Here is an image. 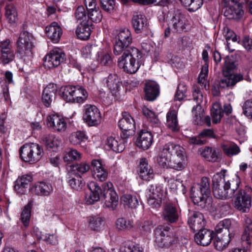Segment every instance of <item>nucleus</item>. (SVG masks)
I'll use <instances>...</instances> for the list:
<instances>
[{
    "label": "nucleus",
    "instance_id": "obj_1",
    "mask_svg": "<svg viewBox=\"0 0 252 252\" xmlns=\"http://www.w3.org/2000/svg\"><path fill=\"white\" fill-rule=\"evenodd\" d=\"M225 172L226 170H221L220 173L214 175L212 179L213 194L217 198L222 200L233 197L240 183L239 177L235 175L236 183L234 186L232 184L233 181L230 183L225 178Z\"/></svg>",
    "mask_w": 252,
    "mask_h": 252
},
{
    "label": "nucleus",
    "instance_id": "obj_2",
    "mask_svg": "<svg viewBox=\"0 0 252 252\" xmlns=\"http://www.w3.org/2000/svg\"><path fill=\"white\" fill-rule=\"evenodd\" d=\"M236 68V64L233 57L226 56L222 69L223 77L219 81V88L232 89L238 82L244 79L243 75L240 73H231Z\"/></svg>",
    "mask_w": 252,
    "mask_h": 252
},
{
    "label": "nucleus",
    "instance_id": "obj_3",
    "mask_svg": "<svg viewBox=\"0 0 252 252\" xmlns=\"http://www.w3.org/2000/svg\"><path fill=\"white\" fill-rule=\"evenodd\" d=\"M121 55L118 60L119 67L128 73H135L140 66L138 60L142 57L140 51L136 48H128Z\"/></svg>",
    "mask_w": 252,
    "mask_h": 252
},
{
    "label": "nucleus",
    "instance_id": "obj_4",
    "mask_svg": "<svg viewBox=\"0 0 252 252\" xmlns=\"http://www.w3.org/2000/svg\"><path fill=\"white\" fill-rule=\"evenodd\" d=\"M34 38L32 34L27 31H23L18 38L15 46V53L20 59L32 57L35 47Z\"/></svg>",
    "mask_w": 252,
    "mask_h": 252
},
{
    "label": "nucleus",
    "instance_id": "obj_5",
    "mask_svg": "<svg viewBox=\"0 0 252 252\" xmlns=\"http://www.w3.org/2000/svg\"><path fill=\"white\" fill-rule=\"evenodd\" d=\"M132 41V38L129 29L124 28L120 30L116 37L114 44L113 53L114 55L116 56L121 55L124 50H126L128 48H134L129 46Z\"/></svg>",
    "mask_w": 252,
    "mask_h": 252
},
{
    "label": "nucleus",
    "instance_id": "obj_6",
    "mask_svg": "<svg viewBox=\"0 0 252 252\" xmlns=\"http://www.w3.org/2000/svg\"><path fill=\"white\" fill-rule=\"evenodd\" d=\"M170 229V227L166 225H158L155 229V242L158 247L168 248L175 243V237Z\"/></svg>",
    "mask_w": 252,
    "mask_h": 252
},
{
    "label": "nucleus",
    "instance_id": "obj_7",
    "mask_svg": "<svg viewBox=\"0 0 252 252\" xmlns=\"http://www.w3.org/2000/svg\"><path fill=\"white\" fill-rule=\"evenodd\" d=\"M87 97V91L79 86H64V100L69 102H83Z\"/></svg>",
    "mask_w": 252,
    "mask_h": 252
},
{
    "label": "nucleus",
    "instance_id": "obj_8",
    "mask_svg": "<svg viewBox=\"0 0 252 252\" xmlns=\"http://www.w3.org/2000/svg\"><path fill=\"white\" fill-rule=\"evenodd\" d=\"M102 197L104 199V207L110 210L116 209L118 204V195L114 190L112 183L108 182L101 185Z\"/></svg>",
    "mask_w": 252,
    "mask_h": 252
},
{
    "label": "nucleus",
    "instance_id": "obj_9",
    "mask_svg": "<svg viewBox=\"0 0 252 252\" xmlns=\"http://www.w3.org/2000/svg\"><path fill=\"white\" fill-rule=\"evenodd\" d=\"M234 207L242 213L249 211L252 206V197L245 190L238 189L235 191Z\"/></svg>",
    "mask_w": 252,
    "mask_h": 252
},
{
    "label": "nucleus",
    "instance_id": "obj_10",
    "mask_svg": "<svg viewBox=\"0 0 252 252\" xmlns=\"http://www.w3.org/2000/svg\"><path fill=\"white\" fill-rule=\"evenodd\" d=\"M165 197L163 187L158 184L151 185L149 189L147 199L148 204L153 208H159Z\"/></svg>",
    "mask_w": 252,
    "mask_h": 252
},
{
    "label": "nucleus",
    "instance_id": "obj_11",
    "mask_svg": "<svg viewBox=\"0 0 252 252\" xmlns=\"http://www.w3.org/2000/svg\"><path fill=\"white\" fill-rule=\"evenodd\" d=\"M184 148L180 145L171 142L165 144L160 149L158 162L159 165L163 164L164 161H167L177 153L180 154L183 152Z\"/></svg>",
    "mask_w": 252,
    "mask_h": 252
},
{
    "label": "nucleus",
    "instance_id": "obj_12",
    "mask_svg": "<svg viewBox=\"0 0 252 252\" xmlns=\"http://www.w3.org/2000/svg\"><path fill=\"white\" fill-rule=\"evenodd\" d=\"M118 125L122 131L121 136L123 139H126L132 135L135 129L134 119L126 112L123 113V118L119 121Z\"/></svg>",
    "mask_w": 252,
    "mask_h": 252
},
{
    "label": "nucleus",
    "instance_id": "obj_13",
    "mask_svg": "<svg viewBox=\"0 0 252 252\" xmlns=\"http://www.w3.org/2000/svg\"><path fill=\"white\" fill-rule=\"evenodd\" d=\"M173 29L176 32L181 33L187 31L189 22L186 14L181 10L174 11L171 18Z\"/></svg>",
    "mask_w": 252,
    "mask_h": 252
},
{
    "label": "nucleus",
    "instance_id": "obj_14",
    "mask_svg": "<svg viewBox=\"0 0 252 252\" xmlns=\"http://www.w3.org/2000/svg\"><path fill=\"white\" fill-rule=\"evenodd\" d=\"M83 120L89 126H95L101 123V117L98 109L94 105L85 106Z\"/></svg>",
    "mask_w": 252,
    "mask_h": 252
},
{
    "label": "nucleus",
    "instance_id": "obj_15",
    "mask_svg": "<svg viewBox=\"0 0 252 252\" xmlns=\"http://www.w3.org/2000/svg\"><path fill=\"white\" fill-rule=\"evenodd\" d=\"M180 211L177 205L172 203H167L163 206L162 212L163 219L170 223L177 222L180 216Z\"/></svg>",
    "mask_w": 252,
    "mask_h": 252
},
{
    "label": "nucleus",
    "instance_id": "obj_16",
    "mask_svg": "<svg viewBox=\"0 0 252 252\" xmlns=\"http://www.w3.org/2000/svg\"><path fill=\"white\" fill-rule=\"evenodd\" d=\"M132 24L136 33L144 32L148 35L151 32L147 19L141 13L136 12L133 15Z\"/></svg>",
    "mask_w": 252,
    "mask_h": 252
},
{
    "label": "nucleus",
    "instance_id": "obj_17",
    "mask_svg": "<svg viewBox=\"0 0 252 252\" xmlns=\"http://www.w3.org/2000/svg\"><path fill=\"white\" fill-rule=\"evenodd\" d=\"M88 187L91 193L85 196V202L88 205L94 204L98 201L102 197L101 188L98 184L94 181L90 182L88 184Z\"/></svg>",
    "mask_w": 252,
    "mask_h": 252
},
{
    "label": "nucleus",
    "instance_id": "obj_18",
    "mask_svg": "<svg viewBox=\"0 0 252 252\" xmlns=\"http://www.w3.org/2000/svg\"><path fill=\"white\" fill-rule=\"evenodd\" d=\"M63 54L62 51L59 52L57 50L51 51L43 58V66L46 69L57 67L63 62L61 61Z\"/></svg>",
    "mask_w": 252,
    "mask_h": 252
},
{
    "label": "nucleus",
    "instance_id": "obj_19",
    "mask_svg": "<svg viewBox=\"0 0 252 252\" xmlns=\"http://www.w3.org/2000/svg\"><path fill=\"white\" fill-rule=\"evenodd\" d=\"M184 154L185 150L184 149L183 152L180 153V154L177 153L160 166L163 168H170L177 170L183 169L185 167Z\"/></svg>",
    "mask_w": 252,
    "mask_h": 252
},
{
    "label": "nucleus",
    "instance_id": "obj_20",
    "mask_svg": "<svg viewBox=\"0 0 252 252\" xmlns=\"http://www.w3.org/2000/svg\"><path fill=\"white\" fill-rule=\"evenodd\" d=\"M57 92V86L53 83L49 84L43 90L41 96V102L43 105L49 108L51 106V103L55 98Z\"/></svg>",
    "mask_w": 252,
    "mask_h": 252
},
{
    "label": "nucleus",
    "instance_id": "obj_21",
    "mask_svg": "<svg viewBox=\"0 0 252 252\" xmlns=\"http://www.w3.org/2000/svg\"><path fill=\"white\" fill-rule=\"evenodd\" d=\"M31 190L32 193L36 195L48 196L53 192V188L50 183L40 181L36 182Z\"/></svg>",
    "mask_w": 252,
    "mask_h": 252
},
{
    "label": "nucleus",
    "instance_id": "obj_22",
    "mask_svg": "<svg viewBox=\"0 0 252 252\" xmlns=\"http://www.w3.org/2000/svg\"><path fill=\"white\" fill-rule=\"evenodd\" d=\"M224 16L229 19H239L244 14L242 8L237 3H223Z\"/></svg>",
    "mask_w": 252,
    "mask_h": 252
},
{
    "label": "nucleus",
    "instance_id": "obj_23",
    "mask_svg": "<svg viewBox=\"0 0 252 252\" xmlns=\"http://www.w3.org/2000/svg\"><path fill=\"white\" fill-rule=\"evenodd\" d=\"M93 176L97 181L103 182L106 180L108 173L101 162L98 159H93L91 162Z\"/></svg>",
    "mask_w": 252,
    "mask_h": 252
},
{
    "label": "nucleus",
    "instance_id": "obj_24",
    "mask_svg": "<svg viewBox=\"0 0 252 252\" xmlns=\"http://www.w3.org/2000/svg\"><path fill=\"white\" fill-rule=\"evenodd\" d=\"M188 222L190 228L194 231L203 229L205 223L203 214L199 212L190 213Z\"/></svg>",
    "mask_w": 252,
    "mask_h": 252
},
{
    "label": "nucleus",
    "instance_id": "obj_25",
    "mask_svg": "<svg viewBox=\"0 0 252 252\" xmlns=\"http://www.w3.org/2000/svg\"><path fill=\"white\" fill-rule=\"evenodd\" d=\"M139 175L141 179L145 181H150L155 176L153 169L149 165L146 158H141L139 164Z\"/></svg>",
    "mask_w": 252,
    "mask_h": 252
},
{
    "label": "nucleus",
    "instance_id": "obj_26",
    "mask_svg": "<svg viewBox=\"0 0 252 252\" xmlns=\"http://www.w3.org/2000/svg\"><path fill=\"white\" fill-rule=\"evenodd\" d=\"M199 189L198 185H193L190 190V197L195 204L203 208L206 205L207 195L205 194Z\"/></svg>",
    "mask_w": 252,
    "mask_h": 252
},
{
    "label": "nucleus",
    "instance_id": "obj_27",
    "mask_svg": "<svg viewBox=\"0 0 252 252\" xmlns=\"http://www.w3.org/2000/svg\"><path fill=\"white\" fill-rule=\"evenodd\" d=\"M45 33L52 42L57 43L59 42L63 32L62 28L59 26L58 23L53 22L45 28Z\"/></svg>",
    "mask_w": 252,
    "mask_h": 252
},
{
    "label": "nucleus",
    "instance_id": "obj_28",
    "mask_svg": "<svg viewBox=\"0 0 252 252\" xmlns=\"http://www.w3.org/2000/svg\"><path fill=\"white\" fill-rule=\"evenodd\" d=\"M144 92L146 100L154 101L159 94V86L156 82L149 81L145 84Z\"/></svg>",
    "mask_w": 252,
    "mask_h": 252
},
{
    "label": "nucleus",
    "instance_id": "obj_29",
    "mask_svg": "<svg viewBox=\"0 0 252 252\" xmlns=\"http://www.w3.org/2000/svg\"><path fill=\"white\" fill-rule=\"evenodd\" d=\"M33 180L32 176L25 174L19 177L14 182V189L17 193L23 194Z\"/></svg>",
    "mask_w": 252,
    "mask_h": 252
},
{
    "label": "nucleus",
    "instance_id": "obj_30",
    "mask_svg": "<svg viewBox=\"0 0 252 252\" xmlns=\"http://www.w3.org/2000/svg\"><path fill=\"white\" fill-rule=\"evenodd\" d=\"M194 236L196 243L203 246L209 245L214 237L213 231L207 229H201Z\"/></svg>",
    "mask_w": 252,
    "mask_h": 252
},
{
    "label": "nucleus",
    "instance_id": "obj_31",
    "mask_svg": "<svg viewBox=\"0 0 252 252\" xmlns=\"http://www.w3.org/2000/svg\"><path fill=\"white\" fill-rule=\"evenodd\" d=\"M192 96L194 100L196 101V107L194 106L193 107L192 111L194 114L195 117H196L197 124H200L201 121L203 119V116L200 114L197 115L196 111H198V112H201L202 111L201 107L200 104L203 100V95L198 88L193 86Z\"/></svg>",
    "mask_w": 252,
    "mask_h": 252
},
{
    "label": "nucleus",
    "instance_id": "obj_32",
    "mask_svg": "<svg viewBox=\"0 0 252 252\" xmlns=\"http://www.w3.org/2000/svg\"><path fill=\"white\" fill-rule=\"evenodd\" d=\"M153 140V136L150 132L142 130L137 138V145L143 150H147L151 146Z\"/></svg>",
    "mask_w": 252,
    "mask_h": 252
},
{
    "label": "nucleus",
    "instance_id": "obj_33",
    "mask_svg": "<svg viewBox=\"0 0 252 252\" xmlns=\"http://www.w3.org/2000/svg\"><path fill=\"white\" fill-rule=\"evenodd\" d=\"M105 147L107 150H111L116 153H121L125 149V145L122 140H118L113 137L110 136L106 140Z\"/></svg>",
    "mask_w": 252,
    "mask_h": 252
},
{
    "label": "nucleus",
    "instance_id": "obj_34",
    "mask_svg": "<svg viewBox=\"0 0 252 252\" xmlns=\"http://www.w3.org/2000/svg\"><path fill=\"white\" fill-rule=\"evenodd\" d=\"M216 234H222L223 235L233 237V228L231 226V221L229 219H224L220 221L216 226Z\"/></svg>",
    "mask_w": 252,
    "mask_h": 252
},
{
    "label": "nucleus",
    "instance_id": "obj_35",
    "mask_svg": "<svg viewBox=\"0 0 252 252\" xmlns=\"http://www.w3.org/2000/svg\"><path fill=\"white\" fill-rule=\"evenodd\" d=\"M90 168L88 164L85 162L79 164H69L66 166L67 174H83L88 172Z\"/></svg>",
    "mask_w": 252,
    "mask_h": 252
},
{
    "label": "nucleus",
    "instance_id": "obj_36",
    "mask_svg": "<svg viewBox=\"0 0 252 252\" xmlns=\"http://www.w3.org/2000/svg\"><path fill=\"white\" fill-rule=\"evenodd\" d=\"M104 83L106 85L110 91L112 93L118 91L122 85L120 78L116 74H109L104 80Z\"/></svg>",
    "mask_w": 252,
    "mask_h": 252
},
{
    "label": "nucleus",
    "instance_id": "obj_37",
    "mask_svg": "<svg viewBox=\"0 0 252 252\" xmlns=\"http://www.w3.org/2000/svg\"><path fill=\"white\" fill-rule=\"evenodd\" d=\"M42 141L48 151L55 152L58 150L61 142L52 134H44L42 137Z\"/></svg>",
    "mask_w": 252,
    "mask_h": 252
},
{
    "label": "nucleus",
    "instance_id": "obj_38",
    "mask_svg": "<svg viewBox=\"0 0 252 252\" xmlns=\"http://www.w3.org/2000/svg\"><path fill=\"white\" fill-rule=\"evenodd\" d=\"M201 155L207 160L212 162H217L220 159L219 152L215 148L205 147L199 150Z\"/></svg>",
    "mask_w": 252,
    "mask_h": 252
},
{
    "label": "nucleus",
    "instance_id": "obj_39",
    "mask_svg": "<svg viewBox=\"0 0 252 252\" xmlns=\"http://www.w3.org/2000/svg\"><path fill=\"white\" fill-rule=\"evenodd\" d=\"M231 237L227 235H223L222 234H216L214 239L215 248L220 251L226 249L230 242Z\"/></svg>",
    "mask_w": 252,
    "mask_h": 252
},
{
    "label": "nucleus",
    "instance_id": "obj_40",
    "mask_svg": "<svg viewBox=\"0 0 252 252\" xmlns=\"http://www.w3.org/2000/svg\"><path fill=\"white\" fill-rule=\"evenodd\" d=\"M82 158V154L72 148H67L64 153V162H66L65 167L69 164H74L73 161L80 160Z\"/></svg>",
    "mask_w": 252,
    "mask_h": 252
},
{
    "label": "nucleus",
    "instance_id": "obj_41",
    "mask_svg": "<svg viewBox=\"0 0 252 252\" xmlns=\"http://www.w3.org/2000/svg\"><path fill=\"white\" fill-rule=\"evenodd\" d=\"M166 125L173 131H178L179 130L180 126L178 124L177 112L176 110L170 109L167 113Z\"/></svg>",
    "mask_w": 252,
    "mask_h": 252
},
{
    "label": "nucleus",
    "instance_id": "obj_42",
    "mask_svg": "<svg viewBox=\"0 0 252 252\" xmlns=\"http://www.w3.org/2000/svg\"><path fill=\"white\" fill-rule=\"evenodd\" d=\"M47 125L55 130L61 131L63 128V117L60 118L58 114H53L47 117Z\"/></svg>",
    "mask_w": 252,
    "mask_h": 252
},
{
    "label": "nucleus",
    "instance_id": "obj_43",
    "mask_svg": "<svg viewBox=\"0 0 252 252\" xmlns=\"http://www.w3.org/2000/svg\"><path fill=\"white\" fill-rule=\"evenodd\" d=\"M76 33L79 38L82 40L88 39L91 33L89 21L81 22L77 27Z\"/></svg>",
    "mask_w": 252,
    "mask_h": 252
},
{
    "label": "nucleus",
    "instance_id": "obj_44",
    "mask_svg": "<svg viewBox=\"0 0 252 252\" xmlns=\"http://www.w3.org/2000/svg\"><path fill=\"white\" fill-rule=\"evenodd\" d=\"M88 137L84 132L78 131L72 133L69 137V141L73 145L79 144L81 147L86 148L85 142L88 140Z\"/></svg>",
    "mask_w": 252,
    "mask_h": 252
},
{
    "label": "nucleus",
    "instance_id": "obj_45",
    "mask_svg": "<svg viewBox=\"0 0 252 252\" xmlns=\"http://www.w3.org/2000/svg\"><path fill=\"white\" fill-rule=\"evenodd\" d=\"M5 15L8 23L13 26L18 21V14L16 7L13 4L6 5Z\"/></svg>",
    "mask_w": 252,
    "mask_h": 252
},
{
    "label": "nucleus",
    "instance_id": "obj_46",
    "mask_svg": "<svg viewBox=\"0 0 252 252\" xmlns=\"http://www.w3.org/2000/svg\"><path fill=\"white\" fill-rule=\"evenodd\" d=\"M32 147L31 164H34L40 160L44 154V151L42 146L36 143H32Z\"/></svg>",
    "mask_w": 252,
    "mask_h": 252
},
{
    "label": "nucleus",
    "instance_id": "obj_47",
    "mask_svg": "<svg viewBox=\"0 0 252 252\" xmlns=\"http://www.w3.org/2000/svg\"><path fill=\"white\" fill-rule=\"evenodd\" d=\"M32 143L24 144L19 149L20 158L22 161L31 164L32 157Z\"/></svg>",
    "mask_w": 252,
    "mask_h": 252
},
{
    "label": "nucleus",
    "instance_id": "obj_48",
    "mask_svg": "<svg viewBox=\"0 0 252 252\" xmlns=\"http://www.w3.org/2000/svg\"><path fill=\"white\" fill-rule=\"evenodd\" d=\"M122 203L125 207L129 208H136L139 205V202L137 197L130 194H126L123 195L121 198Z\"/></svg>",
    "mask_w": 252,
    "mask_h": 252
},
{
    "label": "nucleus",
    "instance_id": "obj_49",
    "mask_svg": "<svg viewBox=\"0 0 252 252\" xmlns=\"http://www.w3.org/2000/svg\"><path fill=\"white\" fill-rule=\"evenodd\" d=\"M211 113L213 123L214 124L220 123L223 115V111L220 104L219 103H214Z\"/></svg>",
    "mask_w": 252,
    "mask_h": 252
},
{
    "label": "nucleus",
    "instance_id": "obj_50",
    "mask_svg": "<svg viewBox=\"0 0 252 252\" xmlns=\"http://www.w3.org/2000/svg\"><path fill=\"white\" fill-rule=\"evenodd\" d=\"M182 5L188 7V10L190 12L195 11L201 7L203 4V0H179Z\"/></svg>",
    "mask_w": 252,
    "mask_h": 252
},
{
    "label": "nucleus",
    "instance_id": "obj_51",
    "mask_svg": "<svg viewBox=\"0 0 252 252\" xmlns=\"http://www.w3.org/2000/svg\"><path fill=\"white\" fill-rule=\"evenodd\" d=\"M68 183L72 189L77 191L81 190L85 186L83 179L79 174H76L74 177L69 179Z\"/></svg>",
    "mask_w": 252,
    "mask_h": 252
},
{
    "label": "nucleus",
    "instance_id": "obj_52",
    "mask_svg": "<svg viewBox=\"0 0 252 252\" xmlns=\"http://www.w3.org/2000/svg\"><path fill=\"white\" fill-rule=\"evenodd\" d=\"M32 206V205L31 202L28 203V204L24 207L21 214V221L25 227H27L29 224Z\"/></svg>",
    "mask_w": 252,
    "mask_h": 252
},
{
    "label": "nucleus",
    "instance_id": "obj_53",
    "mask_svg": "<svg viewBox=\"0 0 252 252\" xmlns=\"http://www.w3.org/2000/svg\"><path fill=\"white\" fill-rule=\"evenodd\" d=\"M117 228L119 230H129L133 227V222L131 220H126L124 218L118 219L116 222Z\"/></svg>",
    "mask_w": 252,
    "mask_h": 252
},
{
    "label": "nucleus",
    "instance_id": "obj_54",
    "mask_svg": "<svg viewBox=\"0 0 252 252\" xmlns=\"http://www.w3.org/2000/svg\"><path fill=\"white\" fill-rule=\"evenodd\" d=\"M15 56L13 50L3 51L0 53V61L3 64H8L12 62Z\"/></svg>",
    "mask_w": 252,
    "mask_h": 252
},
{
    "label": "nucleus",
    "instance_id": "obj_55",
    "mask_svg": "<svg viewBox=\"0 0 252 252\" xmlns=\"http://www.w3.org/2000/svg\"><path fill=\"white\" fill-rule=\"evenodd\" d=\"M119 252H143V249L138 245L131 247L130 242H125L121 245Z\"/></svg>",
    "mask_w": 252,
    "mask_h": 252
},
{
    "label": "nucleus",
    "instance_id": "obj_56",
    "mask_svg": "<svg viewBox=\"0 0 252 252\" xmlns=\"http://www.w3.org/2000/svg\"><path fill=\"white\" fill-rule=\"evenodd\" d=\"M153 223L151 220H145L138 224V229L142 235H146L151 232L153 228Z\"/></svg>",
    "mask_w": 252,
    "mask_h": 252
},
{
    "label": "nucleus",
    "instance_id": "obj_57",
    "mask_svg": "<svg viewBox=\"0 0 252 252\" xmlns=\"http://www.w3.org/2000/svg\"><path fill=\"white\" fill-rule=\"evenodd\" d=\"M88 17L94 22L97 23L100 22L102 15L99 7L88 11Z\"/></svg>",
    "mask_w": 252,
    "mask_h": 252
},
{
    "label": "nucleus",
    "instance_id": "obj_58",
    "mask_svg": "<svg viewBox=\"0 0 252 252\" xmlns=\"http://www.w3.org/2000/svg\"><path fill=\"white\" fill-rule=\"evenodd\" d=\"M244 231L242 236L243 241H248L252 236V221L251 219H247L246 225L244 227Z\"/></svg>",
    "mask_w": 252,
    "mask_h": 252
},
{
    "label": "nucleus",
    "instance_id": "obj_59",
    "mask_svg": "<svg viewBox=\"0 0 252 252\" xmlns=\"http://www.w3.org/2000/svg\"><path fill=\"white\" fill-rule=\"evenodd\" d=\"M223 151L224 153L229 157L237 155L240 152L239 147L235 144H231L224 146Z\"/></svg>",
    "mask_w": 252,
    "mask_h": 252
},
{
    "label": "nucleus",
    "instance_id": "obj_60",
    "mask_svg": "<svg viewBox=\"0 0 252 252\" xmlns=\"http://www.w3.org/2000/svg\"><path fill=\"white\" fill-rule=\"evenodd\" d=\"M75 17L77 21H81L85 22V21L88 18L87 12L85 8L82 6H79L76 9L74 13Z\"/></svg>",
    "mask_w": 252,
    "mask_h": 252
},
{
    "label": "nucleus",
    "instance_id": "obj_61",
    "mask_svg": "<svg viewBox=\"0 0 252 252\" xmlns=\"http://www.w3.org/2000/svg\"><path fill=\"white\" fill-rule=\"evenodd\" d=\"M103 220L101 218L92 217L90 220L89 226L94 231H98L101 228Z\"/></svg>",
    "mask_w": 252,
    "mask_h": 252
},
{
    "label": "nucleus",
    "instance_id": "obj_62",
    "mask_svg": "<svg viewBox=\"0 0 252 252\" xmlns=\"http://www.w3.org/2000/svg\"><path fill=\"white\" fill-rule=\"evenodd\" d=\"M142 110L143 115L149 119L151 122L155 124H158L159 123V120L154 112L145 106H143Z\"/></svg>",
    "mask_w": 252,
    "mask_h": 252
},
{
    "label": "nucleus",
    "instance_id": "obj_63",
    "mask_svg": "<svg viewBox=\"0 0 252 252\" xmlns=\"http://www.w3.org/2000/svg\"><path fill=\"white\" fill-rule=\"evenodd\" d=\"M102 8L108 12H111L114 9L115 6V0H99Z\"/></svg>",
    "mask_w": 252,
    "mask_h": 252
},
{
    "label": "nucleus",
    "instance_id": "obj_64",
    "mask_svg": "<svg viewBox=\"0 0 252 252\" xmlns=\"http://www.w3.org/2000/svg\"><path fill=\"white\" fill-rule=\"evenodd\" d=\"M196 185H198L199 186V189L205 193V194L208 195L210 193L209 179L208 178L205 177H203L201 179V183L200 184H196Z\"/></svg>",
    "mask_w": 252,
    "mask_h": 252
}]
</instances>
